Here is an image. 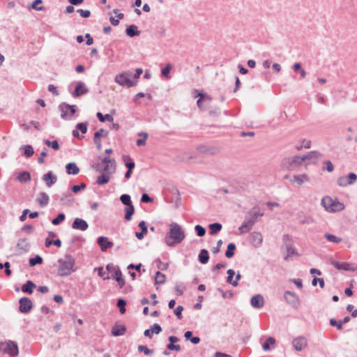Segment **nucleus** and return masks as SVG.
I'll return each instance as SVG.
<instances>
[{
    "label": "nucleus",
    "instance_id": "f257e3e1",
    "mask_svg": "<svg viewBox=\"0 0 357 357\" xmlns=\"http://www.w3.org/2000/svg\"><path fill=\"white\" fill-rule=\"evenodd\" d=\"M185 238V231L176 222L169 225V230L165 237V243L169 247H174L181 243Z\"/></svg>",
    "mask_w": 357,
    "mask_h": 357
},
{
    "label": "nucleus",
    "instance_id": "f03ea898",
    "mask_svg": "<svg viewBox=\"0 0 357 357\" xmlns=\"http://www.w3.org/2000/svg\"><path fill=\"white\" fill-rule=\"evenodd\" d=\"M75 259L70 255H66L63 259L58 260V274L60 276H67L75 271Z\"/></svg>",
    "mask_w": 357,
    "mask_h": 357
},
{
    "label": "nucleus",
    "instance_id": "7ed1b4c3",
    "mask_svg": "<svg viewBox=\"0 0 357 357\" xmlns=\"http://www.w3.org/2000/svg\"><path fill=\"white\" fill-rule=\"evenodd\" d=\"M303 162V158L300 155L287 157L284 158L281 162V168L285 170H296Z\"/></svg>",
    "mask_w": 357,
    "mask_h": 357
},
{
    "label": "nucleus",
    "instance_id": "20e7f679",
    "mask_svg": "<svg viewBox=\"0 0 357 357\" xmlns=\"http://www.w3.org/2000/svg\"><path fill=\"white\" fill-rule=\"evenodd\" d=\"M321 205L328 212L341 211L344 205L337 200H333L331 197L326 196L321 199Z\"/></svg>",
    "mask_w": 357,
    "mask_h": 357
},
{
    "label": "nucleus",
    "instance_id": "39448f33",
    "mask_svg": "<svg viewBox=\"0 0 357 357\" xmlns=\"http://www.w3.org/2000/svg\"><path fill=\"white\" fill-rule=\"evenodd\" d=\"M132 73L128 70L116 75L114 80L119 85L129 88L136 84V82L132 79Z\"/></svg>",
    "mask_w": 357,
    "mask_h": 357
},
{
    "label": "nucleus",
    "instance_id": "423d86ee",
    "mask_svg": "<svg viewBox=\"0 0 357 357\" xmlns=\"http://www.w3.org/2000/svg\"><path fill=\"white\" fill-rule=\"evenodd\" d=\"M59 110L61 112V117L63 119H71L76 112L75 105H70L66 102H62L59 105Z\"/></svg>",
    "mask_w": 357,
    "mask_h": 357
},
{
    "label": "nucleus",
    "instance_id": "0eeeda50",
    "mask_svg": "<svg viewBox=\"0 0 357 357\" xmlns=\"http://www.w3.org/2000/svg\"><path fill=\"white\" fill-rule=\"evenodd\" d=\"M0 351L8 354L11 356H17L18 354L17 344L11 341L0 343Z\"/></svg>",
    "mask_w": 357,
    "mask_h": 357
},
{
    "label": "nucleus",
    "instance_id": "6e6552de",
    "mask_svg": "<svg viewBox=\"0 0 357 357\" xmlns=\"http://www.w3.org/2000/svg\"><path fill=\"white\" fill-rule=\"evenodd\" d=\"M357 181V175L355 173H349L347 176H342L337 178V183L339 186L346 187L353 185Z\"/></svg>",
    "mask_w": 357,
    "mask_h": 357
},
{
    "label": "nucleus",
    "instance_id": "1a4fd4ad",
    "mask_svg": "<svg viewBox=\"0 0 357 357\" xmlns=\"http://www.w3.org/2000/svg\"><path fill=\"white\" fill-rule=\"evenodd\" d=\"M19 310L22 313H28L33 307V303L31 299L27 297H22L19 301Z\"/></svg>",
    "mask_w": 357,
    "mask_h": 357
},
{
    "label": "nucleus",
    "instance_id": "9d476101",
    "mask_svg": "<svg viewBox=\"0 0 357 357\" xmlns=\"http://www.w3.org/2000/svg\"><path fill=\"white\" fill-rule=\"evenodd\" d=\"M331 264L337 270L350 271H355L356 267L348 262H339L337 261L331 260Z\"/></svg>",
    "mask_w": 357,
    "mask_h": 357
},
{
    "label": "nucleus",
    "instance_id": "9b49d317",
    "mask_svg": "<svg viewBox=\"0 0 357 357\" xmlns=\"http://www.w3.org/2000/svg\"><path fill=\"white\" fill-rule=\"evenodd\" d=\"M284 297L286 302L294 307H296L299 303V298L294 292L286 291Z\"/></svg>",
    "mask_w": 357,
    "mask_h": 357
},
{
    "label": "nucleus",
    "instance_id": "f8f14e48",
    "mask_svg": "<svg viewBox=\"0 0 357 357\" xmlns=\"http://www.w3.org/2000/svg\"><path fill=\"white\" fill-rule=\"evenodd\" d=\"M292 345L295 350L301 351L307 345V339L305 337H297L292 340Z\"/></svg>",
    "mask_w": 357,
    "mask_h": 357
},
{
    "label": "nucleus",
    "instance_id": "ddd939ff",
    "mask_svg": "<svg viewBox=\"0 0 357 357\" xmlns=\"http://www.w3.org/2000/svg\"><path fill=\"white\" fill-rule=\"evenodd\" d=\"M42 179L46 186L50 188L57 181V176L52 172H48L43 176Z\"/></svg>",
    "mask_w": 357,
    "mask_h": 357
},
{
    "label": "nucleus",
    "instance_id": "4468645a",
    "mask_svg": "<svg viewBox=\"0 0 357 357\" xmlns=\"http://www.w3.org/2000/svg\"><path fill=\"white\" fill-rule=\"evenodd\" d=\"M250 304L252 307L256 309H260L263 307L264 305V298L262 295L257 294L253 296L250 300Z\"/></svg>",
    "mask_w": 357,
    "mask_h": 357
},
{
    "label": "nucleus",
    "instance_id": "2eb2a0df",
    "mask_svg": "<svg viewBox=\"0 0 357 357\" xmlns=\"http://www.w3.org/2000/svg\"><path fill=\"white\" fill-rule=\"evenodd\" d=\"M97 243L100 247V250L102 252L106 251L108 248L113 247V243L109 241L107 237L100 236L97 239Z\"/></svg>",
    "mask_w": 357,
    "mask_h": 357
},
{
    "label": "nucleus",
    "instance_id": "dca6fc26",
    "mask_svg": "<svg viewBox=\"0 0 357 357\" xmlns=\"http://www.w3.org/2000/svg\"><path fill=\"white\" fill-rule=\"evenodd\" d=\"M72 227L74 229L86 231L89 227V225L84 220L77 218L74 220L72 224Z\"/></svg>",
    "mask_w": 357,
    "mask_h": 357
},
{
    "label": "nucleus",
    "instance_id": "f3484780",
    "mask_svg": "<svg viewBox=\"0 0 357 357\" xmlns=\"http://www.w3.org/2000/svg\"><path fill=\"white\" fill-rule=\"evenodd\" d=\"M88 91L89 89L86 86L85 84L82 82H77L75 89L73 92L72 95L73 97L77 98L86 93Z\"/></svg>",
    "mask_w": 357,
    "mask_h": 357
},
{
    "label": "nucleus",
    "instance_id": "a211bd4d",
    "mask_svg": "<svg viewBox=\"0 0 357 357\" xmlns=\"http://www.w3.org/2000/svg\"><path fill=\"white\" fill-rule=\"evenodd\" d=\"M250 242L256 248L259 247L263 242V236L260 232L254 231L250 234Z\"/></svg>",
    "mask_w": 357,
    "mask_h": 357
},
{
    "label": "nucleus",
    "instance_id": "6ab92c4d",
    "mask_svg": "<svg viewBox=\"0 0 357 357\" xmlns=\"http://www.w3.org/2000/svg\"><path fill=\"white\" fill-rule=\"evenodd\" d=\"M322 154L317 151H312L309 152L307 154L303 155V162L308 160L311 161L312 163H316L317 161L321 158Z\"/></svg>",
    "mask_w": 357,
    "mask_h": 357
},
{
    "label": "nucleus",
    "instance_id": "aec40b11",
    "mask_svg": "<svg viewBox=\"0 0 357 357\" xmlns=\"http://www.w3.org/2000/svg\"><path fill=\"white\" fill-rule=\"evenodd\" d=\"M248 214L250 216V220H254V224H255L257 218L264 215V212H261L258 206H255L249 211Z\"/></svg>",
    "mask_w": 357,
    "mask_h": 357
},
{
    "label": "nucleus",
    "instance_id": "412c9836",
    "mask_svg": "<svg viewBox=\"0 0 357 357\" xmlns=\"http://www.w3.org/2000/svg\"><path fill=\"white\" fill-rule=\"evenodd\" d=\"M49 199V195L45 192H41L38 194L36 200L40 206L45 207L48 204Z\"/></svg>",
    "mask_w": 357,
    "mask_h": 357
},
{
    "label": "nucleus",
    "instance_id": "4be33fe9",
    "mask_svg": "<svg viewBox=\"0 0 357 357\" xmlns=\"http://www.w3.org/2000/svg\"><path fill=\"white\" fill-rule=\"evenodd\" d=\"M112 278L114 279L119 284V287L122 288L125 284V280L123 278L122 273L119 268H117L114 273L112 275Z\"/></svg>",
    "mask_w": 357,
    "mask_h": 357
},
{
    "label": "nucleus",
    "instance_id": "5701e85b",
    "mask_svg": "<svg viewBox=\"0 0 357 357\" xmlns=\"http://www.w3.org/2000/svg\"><path fill=\"white\" fill-rule=\"evenodd\" d=\"M309 176L306 174H302L298 175H294L293 178L291 179V182H295L298 185H302L303 183L309 181Z\"/></svg>",
    "mask_w": 357,
    "mask_h": 357
},
{
    "label": "nucleus",
    "instance_id": "b1692460",
    "mask_svg": "<svg viewBox=\"0 0 357 357\" xmlns=\"http://www.w3.org/2000/svg\"><path fill=\"white\" fill-rule=\"evenodd\" d=\"M254 225V220H245L238 229L241 233H247L251 230Z\"/></svg>",
    "mask_w": 357,
    "mask_h": 357
},
{
    "label": "nucleus",
    "instance_id": "393cba45",
    "mask_svg": "<svg viewBox=\"0 0 357 357\" xmlns=\"http://www.w3.org/2000/svg\"><path fill=\"white\" fill-rule=\"evenodd\" d=\"M66 169L68 174L76 175L79 172V169L75 162H70L67 164Z\"/></svg>",
    "mask_w": 357,
    "mask_h": 357
},
{
    "label": "nucleus",
    "instance_id": "a878e982",
    "mask_svg": "<svg viewBox=\"0 0 357 357\" xmlns=\"http://www.w3.org/2000/svg\"><path fill=\"white\" fill-rule=\"evenodd\" d=\"M126 32L129 37H135L140 34V32L137 30V26L134 24L128 26Z\"/></svg>",
    "mask_w": 357,
    "mask_h": 357
},
{
    "label": "nucleus",
    "instance_id": "bb28decb",
    "mask_svg": "<svg viewBox=\"0 0 357 357\" xmlns=\"http://www.w3.org/2000/svg\"><path fill=\"white\" fill-rule=\"evenodd\" d=\"M17 179L20 183H26L31 180V174L26 171L21 172L17 176Z\"/></svg>",
    "mask_w": 357,
    "mask_h": 357
},
{
    "label": "nucleus",
    "instance_id": "cd10ccee",
    "mask_svg": "<svg viewBox=\"0 0 357 357\" xmlns=\"http://www.w3.org/2000/svg\"><path fill=\"white\" fill-rule=\"evenodd\" d=\"M198 259L199 262L203 264H206V263H208L209 259L208 251L205 249H202L198 255Z\"/></svg>",
    "mask_w": 357,
    "mask_h": 357
},
{
    "label": "nucleus",
    "instance_id": "c85d7f7f",
    "mask_svg": "<svg viewBox=\"0 0 357 357\" xmlns=\"http://www.w3.org/2000/svg\"><path fill=\"white\" fill-rule=\"evenodd\" d=\"M122 160L125 162L126 167L130 170L132 171L135 167V164L131 159V158L129 155H123L122 156Z\"/></svg>",
    "mask_w": 357,
    "mask_h": 357
},
{
    "label": "nucleus",
    "instance_id": "c756f323",
    "mask_svg": "<svg viewBox=\"0 0 357 357\" xmlns=\"http://www.w3.org/2000/svg\"><path fill=\"white\" fill-rule=\"evenodd\" d=\"M126 333V328L123 326L116 325L112 328V334L114 336H121Z\"/></svg>",
    "mask_w": 357,
    "mask_h": 357
},
{
    "label": "nucleus",
    "instance_id": "7c9ffc66",
    "mask_svg": "<svg viewBox=\"0 0 357 357\" xmlns=\"http://www.w3.org/2000/svg\"><path fill=\"white\" fill-rule=\"evenodd\" d=\"M36 284L31 280H28L22 287V290L24 293L32 294Z\"/></svg>",
    "mask_w": 357,
    "mask_h": 357
},
{
    "label": "nucleus",
    "instance_id": "2f4dec72",
    "mask_svg": "<svg viewBox=\"0 0 357 357\" xmlns=\"http://www.w3.org/2000/svg\"><path fill=\"white\" fill-rule=\"evenodd\" d=\"M109 174L102 172V174L100 176H98L96 179V183L98 185L106 184L109 181Z\"/></svg>",
    "mask_w": 357,
    "mask_h": 357
},
{
    "label": "nucleus",
    "instance_id": "473e14b6",
    "mask_svg": "<svg viewBox=\"0 0 357 357\" xmlns=\"http://www.w3.org/2000/svg\"><path fill=\"white\" fill-rule=\"evenodd\" d=\"M210 234L215 235L222 229V225L218 222L212 223L209 225Z\"/></svg>",
    "mask_w": 357,
    "mask_h": 357
},
{
    "label": "nucleus",
    "instance_id": "72a5a7b5",
    "mask_svg": "<svg viewBox=\"0 0 357 357\" xmlns=\"http://www.w3.org/2000/svg\"><path fill=\"white\" fill-rule=\"evenodd\" d=\"M227 273L228 275L227 278V282L229 284H231L234 287H237L238 283H237L236 281H234L233 280V277L235 275L234 271L232 269H229Z\"/></svg>",
    "mask_w": 357,
    "mask_h": 357
},
{
    "label": "nucleus",
    "instance_id": "f704fd0d",
    "mask_svg": "<svg viewBox=\"0 0 357 357\" xmlns=\"http://www.w3.org/2000/svg\"><path fill=\"white\" fill-rule=\"evenodd\" d=\"M324 237L331 243H339L342 241V238L332 234L326 233L324 234Z\"/></svg>",
    "mask_w": 357,
    "mask_h": 357
},
{
    "label": "nucleus",
    "instance_id": "c9c22d12",
    "mask_svg": "<svg viewBox=\"0 0 357 357\" xmlns=\"http://www.w3.org/2000/svg\"><path fill=\"white\" fill-rule=\"evenodd\" d=\"M96 116L100 122H105L106 121L112 122L114 121L113 116L108 114L104 116L101 112H98Z\"/></svg>",
    "mask_w": 357,
    "mask_h": 357
},
{
    "label": "nucleus",
    "instance_id": "e433bc0d",
    "mask_svg": "<svg viewBox=\"0 0 357 357\" xmlns=\"http://www.w3.org/2000/svg\"><path fill=\"white\" fill-rule=\"evenodd\" d=\"M134 211H135V208H134L133 205L127 206L125 208V212H126L125 219L126 220H130L132 218V215L134 213Z\"/></svg>",
    "mask_w": 357,
    "mask_h": 357
},
{
    "label": "nucleus",
    "instance_id": "4c0bfd02",
    "mask_svg": "<svg viewBox=\"0 0 357 357\" xmlns=\"http://www.w3.org/2000/svg\"><path fill=\"white\" fill-rule=\"evenodd\" d=\"M165 275L160 273V271H157L155 277V283L158 284H162L165 282Z\"/></svg>",
    "mask_w": 357,
    "mask_h": 357
},
{
    "label": "nucleus",
    "instance_id": "58836bf2",
    "mask_svg": "<svg viewBox=\"0 0 357 357\" xmlns=\"http://www.w3.org/2000/svg\"><path fill=\"white\" fill-rule=\"evenodd\" d=\"M17 248L20 250L26 251L29 248V243L26 239H20L17 243Z\"/></svg>",
    "mask_w": 357,
    "mask_h": 357
},
{
    "label": "nucleus",
    "instance_id": "ea45409f",
    "mask_svg": "<svg viewBox=\"0 0 357 357\" xmlns=\"http://www.w3.org/2000/svg\"><path fill=\"white\" fill-rule=\"evenodd\" d=\"M311 147V141L303 139L301 141V144L296 145V149L298 151L301 150L303 148L310 149Z\"/></svg>",
    "mask_w": 357,
    "mask_h": 357
},
{
    "label": "nucleus",
    "instance_id": "a19ab883",
    "mask_svg": "<svg viewBox=\"0 0 357 357\" xmlns=\"http://www.w3.org/2000/svg\"><path fill=\"white\" fill-rule=\"evenodd\" d=\"M236 249V245L234 243H229L227 245V250L225 252V256L227 258H231L234 255V250Z\"/></svg>",
    "mask_w": 357,
    "mask_h": 357
},
{
    "label": "nucleus",
    "instance_id": "79ce46f5",
    "mask_svg": "<svg viewBox=\"0 0 357 357\" xmlns=\"http://www.w3.org/2000/svg\"><path fill=\"white\" fill-rule=\"evenodd\" d=\"M139 135L142 137V138L138 139L136 142V144L138 146H144L146 144V140L148 138V134L146 132H139Z\"/></svg>",
    "mask_w": 357,
    "mask_h": 357
},
{
    "label": "nucleus",
    "instance_id": "37998d69",
    "mask_svg": "<svg viewBox=\"0 0 357 357\" xmlns=\"http://www.w3.org/2000/svg\"><path fill=\"white\" fill-rule=\"evenodd\" d=\"M22 149H24V154L26 158L31 157L34 153L33 148L31 145H25Z\"/></svg>",
    "mask_w": 357,
    "mask_h": 357
},
{
    "label": "nucleus",
    "instance_id": "c03bdc74",
    "mask_svg": "<svg viewBox=\"0 0 357 357\" xmlns=\"http://www.w3.org/2000/svg\"><path fill=\"white\" fill-rule=\"evenodd\" d=\"M60 199L63 204H70L73 201L72 195L69 192L63 193Z\"/></svg>",
    "mask_w": 357,
    "mask_h": 357
},
{
    "label": "nucleus",
    "instance_id": "a18cd8bd",
    "mask_svg": "<svg viewBox=\"0 0 357 357\" xmlns=\"http://www.w3.org/2000/svg\"><path fill=\"white\" fill-rule=\"evenodd\" d=\"M44 142L47 146L52 147L55 151L59 150L60 148V146L56 140L51 142L49 139H45Z\"/></svg>",
    "mask_w": 357,
    "mask_h": 357
},
{
    "label": "nucleus",
    "instance_id": "49530a36",
    "mask_svg": "<svg viewBox=\"0 0 357 357\" xmlns=\"http://www.w3.org/2000/svg\"><path fill=\"white\" fill-rule=\"evenodd\" d=\"M120 200L126 206H127L132 205V202H131V199H130V196L129 195H127V194L122 195L120 197Z\"/></svg>",
    "mask_w": 357,
    "mask_h": 357
},
{
    "label": "nucleus",
    "instance_id": "de8ad7c7",
    "mask_svg": "<svg viewBox=\"0 0 357 357\" xmlns=\"http://www.w3.org/2000/svg\"><path fill=\"white\" fill-rule=\"evenodd\" d=\"M42 263L43 258L39 255H36L35 257L30 258L29 259V264L31 266H34L36 264H40Z\"/></svg>",
    "mask_w": 357,
    "mask_h": 357
},
{
    "label": "nucleus",
    "instance_id": "09e8293b",
    "mask_svg": "<svg viewBox=\"0 0 357 357\" xmlns=\"http://www.w3.org/2000/svg\"><path fill=\"white\" fill-rule=\"evenodd\" d=\"M102 162L104 165L110 163V167H111L112 171H114L115 170L116 164H115V160H112V159H110L108 157H105V158H104L102 159Z\"/></svg>",
    "mask_w": 357,
    "mask_h": 357
},
{
    "label": "nucleus",
    "instance_id": "8fccbe9b",
    "mask_svg": "<svg viewBox=\"0 0 357 357\" xmlns=\"http://www.w3.org/2000/svg\"><path fill=\"white\" fill-rule=\"evenodd\" d=\"M126 302L125 300L120 298L117 301V306L119 308V311L121 314H124L126 312Z\"/></svg>",
    "mask_w": 357,
    "mask_h": 357
},
{
    "label": "nucleus",
    "instance_id": "3c124183",
    "mask_svg": "<svg viewBox=\"0 0 357 357\" xmlns=\"http://www.w3.org/2000/svg\"><path fill=\"white\" fill-rule=\"evenodd\" d=\"M107 135H108V132L107 130L101 128L98 131L95 132L93 139H100V137H102V136L107 137Z\"/></svg>",
    "mask_w": 357,
    "mask_h": 357
},
{
    "label": "nucleus",
    "instance_id": "603ef678",
    "mask_svg": "<svg viewBox=\"0 0 357 357\" xmlns=\"http://www.w3.org/2000/svg\"><path fill=\"white\" fill-rule=\"evenodd\" d=\"M275 342V338H273V337H268L267 338L266 342H265L262 346L263 349L265 351L269 350V349H270L269 344H274Z\"/></svg>",
    "mask_w": 357,
    "mask_h": 357
},
{
    "label": "nucleus",
    "instance_id": "864d4df0",
    "mask_svg": "<svg viewBox=\"0 0 357 357\" xmlns=\"http://www.w3.org/2000/svg\"><path fill=\"white\" fill-rule=\"evenodd\" d=\"M65 214L59 213L57 217L52 220V223L54 225H58L65 220Z\"/></svg>",
    "mask_w": 357,
    "mask_h": 357
},
{
    "label": "nucleus",
    "instance_id": "5fc2aeb1",
    "mask_svg": "<svg viewBox=\"0 0 357 357\" xmlns=\"http://www.w3.org/2000/svg\"><path fill=\"white\" fill-rule=\"evenodd\" d=\"M185 288L183 283H176L174 291L177 296H181L183 294V289Z\"/></svg>",
    "mask_w": 357,
    "mask_h": 357
},
{
    "label": "nucleus",
    "instance_id": "6e6d98bb",
    "mask_svg": "<svg viewBox=\"0 0 357 357\" xmlns=\"http://www.w3.org/2000/svg\"><path fill=\"white\" fill-rule=\"evenodd\" d=\"M87 122L86 123H79L76 126V128L77 130H80L82 134H85L87 132Z\"/></svg>",
    "mask_w": 357,
    "mask_h": 357
},
{
    "label": "nucleus",
    "instance_id": "4d7b16f0",
    "mask_svg": "<svg viewBox=\"0 0 357 357\" xmlns=\"http://www.w3.org/2000/svg\"><path fill=\"white\" fill-rule=\"evenodd\" d=\"M195 229L198 236H204L206 234V229L201 225H197L195 227Z\"/></svg>",
    "mask_w": 357,
    "mask_h": 357
},
{
    "label": "nucleus",
    "instance_id": "13d9d810",
    "mask_svg": "<svg viewBox=\"0 0 357 357\" xmlns=\"http://www.w3.org/2000/svg\"><path fill=\"white\" fill-rule=\"evenodd\" d=\"M192 158H193L192 155H190L187 153H184V154L181 155V156L178 157L177 160L185 162H190V160Z\"/></svg>",
    "mask_w": 357,
    "mask_h": 357
},
{
    "label": "nucleus",
    "instance_id": "bf43d9fd",
    "mask_svg": "<svg viewBox=\"0 0 357 357\" xmlns=\"http://www.w3.org/2000/svg\"><path fill=\"white\" fill-rule=\"evenodd\" d=\"M287 252H288V255L287 256H286L284 257V259L287 260L288 259V257L291 255H296V256H298L299 255L298 254V252H296V249L292 247V246H287Z\"/></svg>",
    "mask_w": 357,
    "mask_h": 357
},
{
    "label": "nucleus",
    "instance_id": "052dcab7",
    "mask_svg": "<svg viewBox=\"0 0 357 357\" xmlns=\"http://www.w3.org/2000/svg\"><path fill=\"white\" fill-rule=\"evenodd\" d=\"M138 351L140 352H144V354L147 356L152 354L153 352V350L149 349V348H147V347L144 345H139L138 347Z\"/></svg>",
    "mask_w": 357,
    "mask_h": 357
},
{
    "label": "nucleus",
    "instance_id": "680f3d73",
    "mask_svg": "<svg viewBox=\"0 0 357 357\" xmlns=\"http://www.w3.org/2000/svg\"><path fill=\"white\" fill-rule=\"evenodd\" d=\"M86 187V184L82 183L80 185H73L71 188L72 191L75 193L78 192L80 190H84Z\"/></svg>",
    "mask_w": 357,
    "mask_h": 357
},
{
    "label": "nucleus",
    "instance_id": "e2e57ef3",
    "mask_svg": "<svg viewBox=\"0 0 357 357\" xmlns=\"http://www.w3.org/2000/svg\"><path fill=\"white\" fill-rule=\"evenodd\" d=\"M152 333L158 334L162 331L161 326L158 324H154L150 328Z\"/></svg>",
    "mask_w": 357,
    "mask_h": 357
},
{
    "label": "nucleus",
    "instance_id": "0e129e2a",
    "mask_svg": "<svg viewBox=\"0 0 357 357\" xmlns=\"http://www.w3.org/2000/svg\"><path fill=\"white\" fill-rule=\"evenodd\" d=\"M98 170L101 171L103 173H105V174H111V173L114 172V171H112L111 167H110V163L105 164L102 169H100L98 167Z\"/></svg>",
    "mask_w": 357,
    "mask_h": 357
},
{
    "label": "nucleus",
    "instance_id": "69168bd1",
    "mask_svg": "<svg viewBox=\"0 0 357 357\" xmlns=\"http://www.w3.org/2000/svg\"><path fill=\"white\" fill-rule=\"evenodd\" d=\"M317 282H319V286L321 288H324V280L323 278H314L312 281V284L313 286H316L317 285Z\"/></svg>",
    "mask_w": 357,
    "mask_h": 357
},
{
    "label": "nucleus",
    "instance_id": "338daca9",
    "mask_svg": "<svg viewBox=\"0 0 357 357\" xmlns=\"http://www.w3.org/2000/svg\"><path fill=\"white\" fill-rule=\"evenodd\" d=\"M324 164L326 165V170L328 172H332L334 170L333 163L330 160L324 161Z\"/></svg>",
    "mask_w": 357,
    "mask_h": 357
},
{
    "label": "nucleus",
    "instance_id": "774afa93",
    "mask_svg": "<svg viewBox=\"0 0 357 357\" xmlns=\"http://www.w3.org/2000/svg\"><path fill=\"white\" fill-rule=\"evenodd\" d=\"M77 11L82 17H89L91 15V12L89 10L78 9Z\"/></svg>",
    "mask_w": 357,
    "mask_h": 357
}]
</instances>
